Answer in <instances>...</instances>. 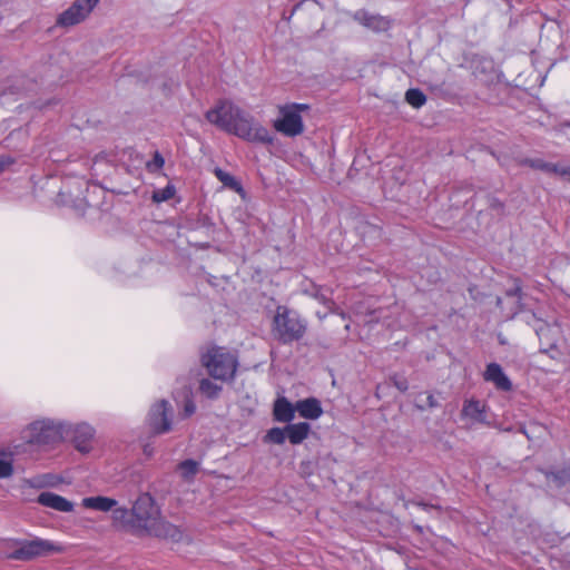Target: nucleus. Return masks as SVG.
Masks as SVG:
<instances>
[{
	"mask_svg": "<svg viewBox=\"0 0 570 570\" xmlns=\"http://www.w3.org/2000/svg\"><path fill=\"white\" fill-rule=\"evenodd\" d=\"M205 117L210 124L240 139L259 144L273 142V137L266 127L229 100H219L207 110Z\"/></svg>",
	"mask_w": 570,
	"mask_h": 570,
	"instance_id": "1",
	"label": "nucleus"
},
{
	"mask_svg": "<svg viewBox=\"0 0 570 570\" xmlns=\"http://www.w3.org/2000/svg\"><path fill=\"white\" fill-rule=\"evenodd\" d=\"M67 422L50 417L37 419L27 424L20 432L26 444L46 446L59 443L67 431Z\"/></svg>",
	"mask_w": 570,
	"mask_h": 570,
	"instance_id": "2",
	"label": "nucleus"
},
{
	"mask_svg": "<svg viewBox=\"0 0 570 570\" xmlns=\"http://www.w3.org/2000/svg\"><path fill=\"white\" fill-rule=\"evenodd\" d=\"M307 331V321L296 311L278 306L272 322V334L282 344L302 340Z\"/></svg>",
	"mask_w": 570,
	"mask_h": 570,
	"instance_id": "3",
	"label": "nucleus"
},
{
	"mask_svg": "<svg viewBox=\"0 0 570 570\" xmlns=\"http://www.w3.org/2000/svg\"><path fill=\"white\" fill-rule=\"evenodd\" d=\"M202 365L215 380H232L237 370V356L222 346H210L200 355Z\"/></svg>",
	"mask_w": 570,
	"mask_h": 570,
	"instance_id": "4",
	"label": "nucleus"
},
{
	"mask_svg": "<svg viewBox=\"0 0 570 570\" xmlns=\"http://www.w3.org/2000/svg\"><path fill=\"white\" fill-rule=\"evenodd\" d=\"M16 546L17 548L8 554L9 559L29 561L65 551L61 543L38 537L31 540L17 541Z\"/></svg>",
	"mask_w": 570,
	"mask_h": 570,
	"instance_id": "5",
	"label": "nucleus"
},
{
	"mask_svg": "<svg viewBox=\"0 0 570 570\" xmlns=\"http://www.w3.org/2000/svg\"><path fill=\"white\" fill-rule=\"evenodd\" d=\"M141 494L132 500L130 508L116 507L111 513L112 527L122 532L138 534L142 528V517L140 513Z\"/></svg>",
	"mask_w": 570,
	"mask_h": 570,
	"instance_id": "6",
	"label": "nucleus"
},
{
	"mask_svg": "<svg viewBox=\"0 0 570 570\" xmlns=\"http://www.w3.org/2000/svg\"><path fill=\"white\" fill-rule=\"evenodd\" d=\"M307 105L292 104L278 108L281 117L274 121V128L288 137H295L303 132L304 125L299 111L306 110Z\"/></svg>",
	"mask_w": 570,
	"mask_h": 570,
	"instance_id": "7",
	"label": "nucleus"
},
{
	"mask_svg": "<svg viewBox=\"0 0 570 570\" xmlns=\"http://www.w3.org/2000/svg\"><path fill=\"white\" fill-rule=\"evenodd\" d=\"M155 510L150 515L145 517V532L169 540L174 543L189 542L190 539L184 530L159 518Z\"/></svg>",
	"mask_w": 570,
	"mask_h": 570,
	"instance_id": "8",
	"label": "nucleus"
},
{
	"mask_svg": "<svg viewBox=\"0 0 570 570\" xmlns=\"http://www.w3.org/2000/svg\"><path fill=\"white\" fill-rule=\"evenodd\" d=\"M149 429L153 434L167 433L173 428V409L168 401L159 400L151 405L148 419Z\"/></svg>",
	"mask_w": 570,
	"mask_h": 570,
	"instance_id": "9",
	"label": "nucleus"
},
{
	"mask_svg": "<svg viewBox=\"0 0 570 570\" xmlns=\"http://www.w3.org/2000/svg\"><path fill=\"white\" fill-rule=\"evenodd\" d=\"M100 0H75L72 4L62 11L57 18V26L72 27L83 21Z\"/></svg>",
	"mask_w": 570,
	"mask_h": 570,
	"instance_id": "10",
	"label": "nucleus"
},
{
	"mask_svg": "<svg viewBox=\"0 0 570 570\" xmlns=\"http://www.w3.org/2000/svg\"><path fill=\"white\" fill-rule=\"evenodd\" d=\"M68 428L65 434H72V443L75 448L81 453H88L92 449V440L95 436V429L85 422L77 424L67 423Z\"/></svg>",
	"mask_w": 570,
	"mask_h": 570,
	"instance_id": "11",
	"label": "nucleus"
},
{
	"mask_svg": "<svg viewBox=\"0 0 570 570\" xmlns=\"http://www.w3.org/2000/svg\"><path fill=\"white\" fill-rule=\"evenodd\" d=\"M119 166V154L100 153L92 159L91 174L95 178L105 180L111 177Z\"/></svg>",
	"mask_w": 570,
	"mask_h": 570,
	"instance_id": "12",
	"label": "nucleus"
},
{
	"mask_svg": "<svg viewBox=\"0 0 570 570\" xmlns=\"http://www.w3.org/2000/svg\"><path fill=\"white\" fill-rule=\"evenodd\" d=\"M353 19L374 32L386 31L391 27V21L386 17L371 13L366 10H357L354 12Z\"/></svg>",
	"mask_w": 570,
	"mask_h": 570,
	"instance_id": "13",
	"label": "nucleus"
},
{
	"mask_svg": "<svg viewBox=\"0 0 570 570\" xmlns=\"http://www.w3.org/2000/svg\"><path fill=\"white\" fill-rule=\"evenodd\" d=\"M120 166L136 178L142 176V157L139 153L131 148L124 149L119 153Z\"/></svg>",
	"mask_w": 570,
	"mask_h": 570,
	"instance_id": "14",
	"label": "nucleus"
},
{
	"mask_svg": "<svg viewBox=\"0 0 570 570\" xmlns=\"http://www.w3.org/2000/svg\"><path fill=\"white\" fill-rule=\"evenodd\" d=\"M37 501L41 505L59 512H71L75 508L71 501L53 492H41Z\"/></svg>",
	"mask_w": 570,
	"mask_h": 570,
	"instance_id": "15",
	"label": "nucleus"
},
{
	"mask_svg": "<svg viewBox=\"0 0 570 570\" xmlns=\"http://www.w3.org/2000/svg\"><path fill=\"white\" fill-rule=\"evenodd\" d=\"M484 380L495 385L498 390L510 391L512 383L497 363H490L484 372Z\"/></svg>",
	"mask_w": 570,
	"mask_h": 570,
	"instance_id": "16",
	"label": "nucleus"
},
{
	"mask_svg": "<svg viewBox=\"0 0 570 570\" xmlns=\"http://www.w3.org/2000/svg\"><path fill=\"white\" fill-rule=\"evenodd\" d=\"M295 409L299 416L307 420H316L323 414L321 403L315 397H308L296 402Z\"/></svg>",
	"mask_w": 570,
	"mask_h": 570,
	"instance_id": "17",
	"label": "nucleus"
},
{
	"mask_svg": "<svg viewBox=\"0 0 570 570\" xmlns=\"http://www.w3.org/2000/svg\"><path fill=\"white\" fill-rule=\"evenodd\" d=\"M117 504L118 502L115 499L104 495L87 497L81 500L83 508L100 512H112Z\"/></svg>",
	"mask_w": 570,
	"mask_h": 570,
	"instance_id": "18",
	"label": "nucleus"
},
{
	"mask_svg": "<svg viewBox=\"0 0 570 570\" xmlns=\"http://www.w3.org/2000/svg\"><path fill=\"white\" fill-rule=\"evenodd\" d=\"M295 405L286 397L281 396L274 403V419L278 422L288 423L295 417Z\"/></svg>",
	"mask_w": 570,
	"mask_h": 570,
	"instance_id": "19",
	"label": "nucleus"
},
{
	"mask_svg": "<svg viewBox=\"0 0 570 570\" xmlns=\"http://www.w3.org/2000/svg\"><path fill=\"white\" fill-rule=\"evenodd\" d=\"M535 332L541 342L543 352H547L549 348L556 347L557 337L559 335L558 327L551 326L547 323H542L535 328Z\"/></svg>",
	"mask_w": 570,
	"mask_h": 570,
	"instance_id": "20",
	"label": "nucleus"
},
{
	"mask_svg": "<svg viewBox=\"0 0 570 570\" xmlns=\"http://www.w3.org/2000/svg\"><path fill=\"white\" fill-rule=\"evenodd\" d=\"M305 293L323 304L330 313L340 314L342 317H344V313L340 312V308L336 306L333 299L325 294L323 287L312 285L311 288L305 289Z\"/></svg>",
	"mask_w": 570,
	"mask_h": 570,
	"instance_id": "21",
	"label": "nucleus"
},
{
	"mask_svg": "<svg viewBox=\"0 0 570 570\" xmlns=\"http://www.w3.org/2000/svg\"><path fill=\"white\" fill-rule=\"evenodd\" d=\"M287 439L292 444L302 443L308 435L311 426L306 422L288 424L285 426Z\"/></svg>",
	"mask_w": 570,
	"mask_h": 570,
	"instance_id": "22",
	"label": "nucleus"
},
{
	"mask_svg": "<svg viewBox=\"0 0 570 570\" xmlns=\"http://www.w3.org/2000/svg\"><path fill=\"white\" fill-rule=\"evenodd\" d=\"M17 448L18 446H14V450H0V479L10 478L13 474V456L17 452Z\"/></svg>",
	"mask_w": 570,
	"mask_h": 570,
	"instance_id": "23",
	"label": "nucleus"
},
{
	"mask_svg": "<svg viewBox=\"0 0 570 570\" xmlns=\"http://www.w3.org/2000/svg\"><path fill=\"white\" fill-rule=\"evenodd\" d=\"M462 414L474 422H483L485 420L484 405L480 401H466Z\"/></svg>",
	"mask_w": 570,
	"mask_h": 570,
	"instance_id": "24",
	"label": "nucleus"
},
{
	"mask_svg": "<svg viewBox=\"0 0 570 570\" xmlns=\"http://www.w3.org/2000/svg\"><path fill=\"white\" fill-rule=\"evenodd\" d=\"M165 165V158L163 155L155 150L150 160L145 161V170L149 174H155L157 177L166 178L163 174V167Z\"/></svg>",
	"mask_w": 570,
	"mask_h": 570,
	"instance_id": "25",
	"label": "nucleus"
},
{
	"mask_svg": "<svg viewBox=\"0 0 570 570\" xmlns=\"http://www.w3.org/2000/svg\"><path fill=\"white\" fill-rule=\"evenodd\" d=\"M87 191H88V197L86 198H76V199H70V200H65L62 199L61 202H63L65 204H69L70 206H72L78 213H81V214H85V210H86V207L89 206V207H95L97 206L98 204L94 202V199L91 198L90 196V191H89V187L87 188ZM61 198H65L66 196V193L62 191L60 193L59 195Z\"/></svg>",
	"mask_w": 570,
	"mask_h": 570,
	"instance_id": "26",
	"label": "nucleus"
},
{
	"mask_svg": "<svg viewBox=\"0 0 570 570\" xmlns=\"http://www.w3.org/2000/svg\"><path fill=\"white\" fill-rule=\"evenodd\" d=\"M180 475L186 481H191L199 470V463L194 460H185L178 465Z\"/></svg>",
	"mask_w": 570,
	"mask_h": 570,
	"instance_id": "27",
	"label": "nucleus"
},
{
	"mask_svg": "<svg viewBox=\"0 0 570 570\" xmlns=\"http://www.w3.org/2000/svg\"><path fill=\"white\" fill-rule=\"evenodd\" d=\"M199 391L208 399H216L222 391V386L212 382L209 379H203L199 382Z\"/></svg>",
	"mask_w": 570,
	"mask_h": 570,
	"instance_id": "28",
	"label": "nucleus"
},
{
	"mask_svg": "<svg viewBox=\"0 0 570 570\" xmlns=\"http://www.w3.org/2000/svg\"><path fill=\"white\" fill-rule=\"evenodd\" d=\"M176 193V188L173 184L167 183V185L161 189H156L153 191L151 199L154 203L159 204L166 200H169L174 197Z\"/></svg>",
	"mask_w": 570,
	"mask_h": 570,
	"instance_id": "29",
	"label": "nucleus"
},
{
	"mask_svg": "<svg viewBox=\"0 0 570 570\" xmlns=\"http://www.w3.org/2000/svg\"><path fill=\"white\" fill-rule=\"evenodd\" d=\"M524 164L533 169H538V170L549 173V174H556L557 166H558V164L548 163V161H544L543 159H539V158L527 159L524 161Z\"/></svg>",
	"mask_w": 570,
	"mask_h": 570,
	"instance_id": "30",
	"label": "nucleus"
},
{
	"mask_svg": "<svg viewBox=\"0 0 570 570\" xmlns=\"http://www.w3.org/2000/svg\"><path fill=\"white\" fill-rule=\"evenodd\" d=\"M405 100L414 108L422 107L425 101V95L419 89H409L405 94Z\"/></svg>",
	"mask_w": 570,
	"mask_h": 570,
	"instance_id": "31",
	"label": "nucleus"
},
{
	"mask_svg": "<svg viewBox=\"0 0 570 570\" xmlns=\"http://www.w3.org/2000/svg\"><path fill=\"white\" fill-rule=\"evenodd\" d=\"M215 174L217 176V178L225 185V186H228L235 190H240V185L239 183L232 176L229 175L228 173L222 170V169H216L215 170Z\"/></svg>",
	"mask_w": 570,
	"mask_h": 570,
	"instance_id": "32",
	"label": "nucleus"
},
{
	"mask_svg": "<svg viewBox=\"0 0 570 570\" xmlns=\"http://www.w3.org/2000/svg\"><path fill=\"white\" fill-rule=\"evenodd\" d=\"M286 438H287L286 429H281V428H273L266 434L267 441L275 443V444H283L285 442Z\"/></svg>",
	"mask_w": 570,
	"mask_h": 570,
	"instance_id": "33",
	"label": "nucleus"
},
{
	"mask_svg": "<svg viewBox=\"0 0 570 570\" xmlns=\"http://www.w3.org/2000/svg\"><path fill=\"white\" fill-rule=\"evenodd\" d=\"M196 412V405L190 396V391L186 390L185 392V403L181 412V417L186 419L191 416Z\"/></svg>",
	"mask_w": 570,
	"mask_h": 570,
	"instance_id": "34",
	"label": "nucleus"
},
{
	"mask_svg": "<svg viewBox=\"0 0 570 570\" xmlns=\"http://www.w3.org/2000/svg\"><path fill=\"white\" fill-rule=\"evenodd\" d=\"M556 175L570 181V166L564 165V164H558Z\"/></svg>",
	"mask_w": 570,
	"mask_h": 570,
	"instance_id": "35",
	"label": "nucleus"
},
{
	"mask_svg": "<svg viewBox=\"0 0 570 570\" xmlns=\"http://www.w3.org/2000/svg\"><path fill=\"white\" fill-rule=\"evenodd\" d=\"M393 384L394 386L401 391V392H405L407 389H409V384H407V381L403 377H397V376H394L393 379Z\"/></svg>",
	"mask_w": 570,
	"mask_h": 570,
	"instance_id": "36",
	"label": "nucleus"
},
{
	"mask_svg": "<svg viewBox=\"0 0 570 570\" xmlns=\"http://www.w3.org/2000/svg\"><path fill=\"white\" fill-rule=\"evenodd\" d=\"M426 401H428V405H429L430 407H434V406H436L435 399H434V396H433L432 394H429V395L426 396Z\"/></svg>",
	"mask_w": 570,
	"mask_h": 570,
	"instance_id": "37",
	"label": "nucleus"
},
{
	"mask_svg": "<svg viewBox=\"0 0 570 570\" xmlns=\"http://www.w3.org/2000/svg\"><path fill=\"white\" fill-rule=\"evenodd\" d=\"M328 313L330 312H326V313L316 312V316L322 321L327 316Z\"/></svg>",
	"mask_w": 570,
	"mask_h": 570,
	"instance_id": "38",
	"label": "nucleus"
},
{
	"mask_svg": "<svg viewBox=\"0 0 570 570\" xmlns=\"http://www.w3.org/2000/svg\"><path fill=\"white\" fill-rule=\"evenodd\" d=\"M91 188L94 190L92 193H95V191L102 193V189L99 186H97V185H92Z\"/></svg>",
	"mask_w": 570,
	"mask_h": 570,
	"instance_id": "39",
	"label": "nucleus"
},
{
	"mask_svg": "<svg viewBox=\"0 0 570 570\" xmlns=\"http://www.w3.org/2000/svg\"><path fill=\"white\" fill-rule=\"evenodd\" d=\"M148 502H150L153 504V498L148 497V494L145 493V504Z\"/></svg>",
	"mask_w": 570,
	"mask_h": 570,
	"instance_id": "40",
	"label": "nucleus"
},
{
	"mask_svg": "<svg viewBox=\"0 0 570 570\" xmlns=\"http://www.w3.org/2000/svg\"><path fill=\"white\" fill-rule=\"evenodd\" d=\"M144 453H145V456L148 454V453H147V449H146V448H145V450H144Z\"/></svg>",
	"mask_w": 570,
	"mask_h": 570,
	"instance_id": "41",
	"label": "nucleus"
}]
</instances>
